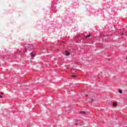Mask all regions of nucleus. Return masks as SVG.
Here are the masks:
<instances>
[{"label": "nucleus", "instance_id": "f257e3e1", "mask_svg": "<svg viewBox=\"0 0 127 127\" xmlns=\"http://www.w3.org/2000/svg\"><path fill=\"white\" fill-rule=\"evenodd\" d=\"M30 55L32 57H35V55L33 53H31Z\"/></svg>", "mask_w": 127, "mask_h": 127}, {"label": "nucleus", "instance_id": "f03ea898", "mask_svg": "<svg viewBox=\"0 0 127 127\" xmlns=\"http://www.w3.org/2000/svg\"><path fill=\"white\" fill-rule=\"evenodd\" d=\"M80 114H82V115H86V112L81 111V112H80Z\"/></svg>", "mask_w": 127, "mask_h": 127}, {"label": "nucleus", "instance_id": "7ed1b4c3", "mask_svg": "<svg viewBox=\"0 0 127 127\" xmlns=\"http://www.w3.org/2000/svg\"><path fill=\"white\" fill-rule=\"evenodd\" d=\"M79 123V121L76 120L75 121V126H78V123Z\"/></svg>", "mask_w": 127, "mask_h": 127}, {"label": "nucleus", "instance_id": "20e7f679", "mask_svg": "<svg viewBox=\"0 0 127 127\" xmlns=\"http://www.w3.org/2000/svg\"><path fill=\"white\" fill-rule=\"evenodd\" d=\"M113 107H117V103L116 102L113 103Z\"/></svg>", "mask_w": 127, "mask_h": 127}, {"label": "nucleus", "instance_id": "39448f33", "mask_svg": "<svg viewBox=\"0 0 127 127\" xmlns=\"http://www.w3.org/2000/svg\"><path fill=\"white\" fill-rule=\"evenodd\" d=\"M91 37V35L90 34L87 35L86 36V38H88L89 37Z\"/></svg>", "mask_w": 127, "mask_h": 127}, {"label": "nucleus", "instance_id": "423d86ee", "mask_svg": "<svg viewBox=\"0 0 127 127\" xmlns=\"http://www.w3.org/2000/svg\"><path fill=\"white\" fill-rule=\"evenodd\" d=\"M119 93H120V94H122V93H123V90H119Z\"/></svg>", "mask_w": 127, "mask_h": 127}, {"label": "nucleus", "instance_id": "0eeeda50", "mask_svg": "<svg viewBox=\"0 0 127 127\" xmlns=\"http://www.w3.org/2000/svg\"><path fill=\"white\" fill-rule=\"evenodd\" d=\"M70 54L69 53H66V56H68V55H69Z\"/></svg>", "mask_w": 127, "mask_h": 127}, {"label": "nucleus", "instance_id": "6e6552de", "mask_svg": "<svg viewBox=\"0 0 127 127\" xmlns=\"http://www.w3.org/2000/svg\"><path fill=\"white\" fill-rule=\"evenodd\" d=\"M76 77V75H72V78H75V77Z\"/></svg>", "mask_w": 127, "mask_h": 127}, {"label": "nucleus", "instance_id": "1a4fd4ad", "mask_svg": "<svg viewBox=\"0 0 127 127\" xmlns=\"http://www.w3.org/2000/svg\"><path fill=\"white\" fill-rule=\"evenodd\" d=\"M0 95H3V93L0 92Z\"/></svg>", "mask_w": 127, "mask_h": 127}, {"label": "nucleus", "instance_id": "9d476101", "mask_svg": "<svg viewBox=\"0 0 127 127\" xmlns=\"http://www.w3.org/2000/svg\"><path fill=\"white\" fill-rule=\"evenodd\" d=\"M93 102H94V100H93V99H91V103H93Z\"/></svg>", "mask_w": 127, "mask_h": 127}, {"label": "nucleus", "instance_id": "9b49d317", "mask_svg": "<svg viewBox=\"0 0 127 127\" xmlns=\"http://www.w3.org/2000/svg\"><path fill=\"white\" fill-rule=\"evenodd\" d=\"M0 98H2V96H1L0 95Z\"/></svg>", "mask_w": 127, "mask_h": 127}, {"label": "nucleus", "instance_id": "f8f14e48", "mask_svg": "<svg viewBox=\"0 0 127 127\" xmlns=\"http://www.w3.org/2000/svg\"><path fill=\"white\" fill-rule=\"evenodd\" d=\"M30 50H31V49H29Z\"/></svg>", "mask_w": 127, "mask_h": 127}, {"label": "nucleus", "instance_id": "ddd939ff", "mask_svg": "<svg viewBox=\"0 0 127 127\" xmlns=\"http://www.w3.org/2000/svg\"><path fill=\"white\" fill-rule=\"evenodd\" d=\"M29 48H30V47H29Z\"/></svg>", "mask_w": 127, "mask_h": 127}]
</instances>
